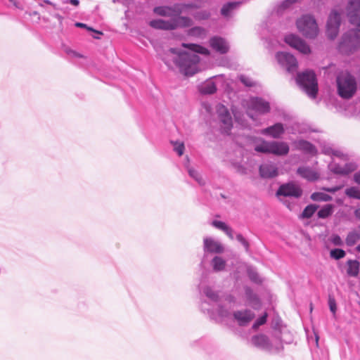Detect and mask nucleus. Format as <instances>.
I'll return each mask as SVG.
<instances>
[{
	"label": "nucleus",
	"mask_w": 360,
	"mask_h": 360,
	"mask_svg": "<svg viewBox=\"0 0 360 360\" xmlns=\"http://www.w3.org/2000/svg\"><path fill=\"white\" fill-rule=\"evenodd\" d=\"M182 46L189 49L191 52L180 51L178 49L167 50L162 60L169 68L176 67L186 76H193L200 70V57L198 53L207 55L208 49L195 44L183 43Z\"/></svg>",
	"instance_id": "nucleus-1"
},
{
	"label": "nucleus",
	"mask_w": 360,
	"mask_h": 360,
	"mask_svg": "<svg viewBox=\"0 0 360 360\" xmlns=\"http://www.w3.org/2000/svg\"><path fill=\"white\" fill-rule=\"evenodd\" d=\"M347 16L350 23L356 28L345 33L338 45L340 52L346 55L360 49V0H349Z\"/></svg>",
	"instance_id": "nucleus-2"
},
{
	"label": "nucleus",
	"mask_w": 360,
	"mask_h": 360,
	"mask_svg": "<svg viewBox=\"0 0 360 360\" xmlns=\"http://www.w3.org/2000/svg\"><path fill=\"white\" fill-rule=\"evenodd\" d=\"M200 292L205 295L209 302L203 301L201 303V309L207 312L212 319L226 318L229 316V309L224 308L219 304V295L212 288L206 286L200 288Z\"/></svg>",
	"instance_id": "nucleus-3"
},
{
	"label": "nucleus",
	"mask_w": 360,
	"mask_h": 360,
	"mask_svg": "<svg viewBox=\"0 0 360 360\" xmlns=\"http://www.w3.org/2000/svg\"><path fill=\"white\" fill-rule=\"evenodd\" d=\"M338 95L345 99H349L357 90L355 77L348 72H342L336 79Z\"/></svg>",
	"instance_id": "nucleus-4"
},
{
	"label": "nucleus",
	"mask_w": 360,
	"mask_h": 360,
	"mask_svg": "<svg viewBox=\"0 0 360 360\" xmlns=\"http://www.w3.org/2000/svg\"><path fill=\"white\" fill-rule=\"evenodd\" d=\"M295 24L298 32L307 39H314L319 33L316 20L311 15H302L296 20Z\"/></svg>",
	"instance_id": "nucleus-5"
},
{
	"label": "nucleus",
	"mask_w": 360,
	"mask_h": 360,
	"mask_svg": "<svg viewBox=\"0 0 360 360\" xmlns=\"http://www.w3.org/2000/svg\"><path fill=\"white\" fill-rule=\"evenodd\" d=\"M296 82L300 88L311 98H315L318 93V82L314 71L305 70L298 73Z\"/></svg>",
	"instance_id": "nucleus-6"
},
{
	"label": "nucleus",
	"mask_w": 360,
	"mask_h": 360,
	"mask_svg": "<svg viewBox=\"0 0 360 360\" xmlns=\"http://www.w3.org/2000/svg\"><path fill=\"white\" fill-rule=\"evenodd\" d=\"M252 342L256 347L271 352H278L281 351L283 349V344L280 340H275L273 342L272 341H270L266 335L262 334L253 336Z\"/></svg>",
	"instance_id": "nucleus-7"
},
{
	"label": "nucleus",
	"mask_w": 360,
	"mask_h": 360,
	"mask_svg": "<svg viewBox=\"0 0 360 360\" xmlns=\"http://www.w3.org/2000/svg\"><path fill=\"white\" fill-rule=\"evenodd\" d=\"M283 40L289 46L302 54L308 55L311 52L309 45L296 34H287L284 36Z\"/></svg>",
	"instance_id": "nucleus-8"
},
{
	"label": "nucleus",
	"mask_w": 360,
	"mask_h": 360,
	"mask_svg": "<svg viewBox=\"0 0 360 360\" xmlns=\"http://www.w3.org/2000/svg\"><path fill=\"white\" fill-rule=\"evenodd\" d=\"M216 110L218 115L221 132L229 134L233 127V120L229 110L225 105L219 103L216 106Z\"/></svg>",
	"instance_id": "nucleus-9"
},
{
	"label": "nucleus",
	"mask_w": 360,
	"mask_h": 360,
	"mask_svg": "<svg viewBox=\"0 0 360 360\" xmlns=\"http://www.w3.org/2000/svg\"><path fill=\"white\" fill-rule=\"evenodd\" d=\"M340 22L341 13L336 9L332 10L326 24V34L330 39H333L337 37Z\"/></svg>",
	"instance_id": "nucleus-10"
},
{
	"label": "nucleus",
	"mask_w": 360,
	"mask_h": 360,
	"mask_svg": "<svg viewBox=\"0 0 360 360\" xmlns=\"http://www.w3.org/2000/svg\"><path fill=\"white\" fill-rule=\"evenodd\" d=\"M278 63L285 67L288 72L294 73L297 71L298 63L296 58L288 52L281 51L276 55Z\"/></svg>",
	"instance_id": "nucleus-11"
},
{
	"label": "nucleus",
	"mask_w": 360,
	"mask_h": 360,
	"mask_svg": "<svg viewBox=\"0 0 360 360\" xmlns=\"http://www.w3.org/2000/svg\"><path fill=\"white\" fill-rule=\"evenodd\" d=\"M248 110H253L259 114H266L270 110L269 103L259 97H252L247 101Z\"/></svg>",
	"instance_id": "nucleus-12"
},
{
	"label": "nucleus",
	"mask_w": 360,
	"mask_h": 360,
	"mask_svg": "<svg viewBox=\"0 0 360 360\" xmlns=\"http://www.w3.org/2000/svg\"><path fill=\"white\" fill-rule=\"evenodd\" d=\"M302 193V190L301 188L294 183H288L281 185L276 192L278 196L283 195L296 198L300 197Z\"/></svg>",
	"instance_id": "nucleus-13"
},
{
	"label": "nucleus",
	"mask_w": 360,
	"mask_h": 360,
	"mask_svg": "<svg viewBox=\"0 0 360 360\" xmlns=\"http://www.w3.org/2000/svg\"><path fill=\"white\" fill-rule=\"evenodd\" d=\"M328 169L334 174L346 175L356 169L353 162L338 163L335 159L328 165Z\"/></svg>",
	"instance_id": "nucleus-14"
},
{
	"label": "nucleus",
	"mask_w": 360,
	"mask_h": 360,
	"mask_svg": "<svg viewBox=\"0 0 360 360\" xmlns=\"http://www.w3.org/2000/svg\"><path fill=\"white\" fill-rule=\"evenodd\" d=\"M244 2L243 1H237L224 4L220 10L221 15L226 19L231 18Z\"/></svg>",
	"instance_id": "nucleus-15"
},
{
	"label": "nucleus",
	"mask_w": 360,
	"mask_h": 360,
	"mask_svg": "<svg viewBox=\"0 0 360 360\" xmlns=\"http://www.w3.org/2000/svg\"><path fill=\"white\" fill-rule=\"evenodd\" d=\"M255 316V314L250 309L238 310L233 313L234 320L240 326L248 325Z\"/></svg>",
	"instance_id": "nucleus-16"
},
{
	"label": "nucleus",
	"mask_w": 360,
	"mask_h": 360,
	"mask_svg": "<svg viewBox=\"0 0 360 360\" xmlns=\"http://www.w3.org/2000/svg\"><path fill=\"white\" fill-rule=\"evenodd\" d=\"M295 149L303 152L304 154L315 156L317 155L316 148L310 142L304 140H297L293 142Z\"/></svg>",
	"instance_id": "nucleus-17"
},
{
	"label": "nucleus",
	"mask_w": 360,
	"mask_h": 360,
	"mask_svg": "<svg viewBox=\"0 0 360 360\" xmlns=\"http://www.w3.org/2000/svg\"><path fill=\"white\" fill-rule=\"evenodd\" d=\"M285 132L283 124L278 122L261 130V134L274 139L280 138Z\"/></svg>",
	"instance_id": "nucleus-18"
},
{
	"label": "nucleus",
	"mask_w": 360,
	"mask_h": 360,
	"mask_svg": "<svg viewBox=\"0 0 360 360\" xmlns=\"http://www.w3.org/2000/svg\"><path fill=\"white\" fill-rule=\"evenodd\" d=\"M204 251L205 252L221 253L224 251V247L221 243L214 238H205Z\"/></svg>",
	"instance_id": "nucleus-19"
},
{
	"label": "nucleus",
	"mask_w": 360,
	"mask_h": 360,
	"mask_svg": "<svg viewBox=\"0 0 360 360\" xmlns=\"http://www.w3.org/2000/svg\"><path fill=\"white\" fill-rule=\"evenodd\" d=\"M210 44L211 47L216 51L224 54L226 53L229 49L227 41L219 37H214L210 39Z\"/></svg>",
	"instance_id": "nucleus-20"
},
{
	"label": "nucleus",
	"mask_w": 360,
	"mask_h": 360,
	"mask_svg": "<svg viewBox=\"0 0 360 360\" xmlns=\"http://www.w3.org/2000/svg\"><path fill=\"white\" fill-rule=\"evenodd\" d=\"M289 146L284 141H271L270 153L276 155H285L289 152Z\"/></svg>",
	"instance_id": "nucleus-21"
},
{
	"label": "nucleus",
	"mask_w": 360,
	"mask_h": 360,
	"mask_svg": "<svg viewBox=\"0 0 360 360\" xmlns=\"http://www.w3.org/2000/svg\"><path fill=\"white\" fill-rule=\"evenodd\" d=\"M259 173L263 178H273L278 174V168L273 162H266L259 167Z\"/></svg>",
	"instance_id": "nucleus-22"
},
{
	"label": "nucleus",
	"mask_w": 360,
	"mask_h": 360,
	"mask_svg": "<svg viewBox=\"0 0 360 360\" xmlns=\"http://www.w3.org/2000/svg\"><path fill=\"white\" fill-rule=\"evenodd\" d=\"M297 173L309 181H315L319 178V174L316 170L307 166L300 167Z\"/></svg>",
	"instance_id": "nucleus-23"
},
{
	"label": "nucleus",
	"mask_w": 360,
	"mask_h": 360,
	"mask_svg": "<svg viewBox=\"0 0 360 360\" xmlns=\"http://www.w3.org/2000/svg\"><path fill=\"white\" fill-rule=\"evenodd\" d=\"M245 294L248 304L255 309H259L261 307L260 300L250 287H245Z\"/></svg>",
	"instance_id": "nucleus-24"
},
{
	"label": "nucleus",
	"mask_w": 360,
	"mask_h": 360,
	"mask_svg": "<svg viewBox=\"0 0 360 360\" xmlns=\"http://www.w3.org/2000/svg\"><path fill=\"white\" fill-rule=\"evenodd\" d=\"M149 25L157 30H174L175 27L172 25V19L165 20L162 19H155L149 22Z\"/></svg>",
	"instance_id": "nucleus-25"
},
{
	"label": "nucleus",
	"mask_w": 360,
	"mask_h": 360,
	"mask_svg": "<svg viewBox=\"0 0 360 360\" xmlns=\"http://www.w3.org/2000/svg\"><path fill=\"white\" fill-rule=\"evenodd\" d=\"M172 23L174 27H175V30L177 28H185L189 27L193 25L192 20L186 16H181L179 15L177 12L176 13V16L172 18Z\"/></svg>",
	"instance_id": "nucleus-26"
},
{
	"label": "nucleus",
	"mask_w": 360,
	"mask_h": 360,
	"mask_svg": "<svg viewBox=\"0 0 360 360\" xmlns=\"http://www.w3.org/2000/svg\"><path fill=\"white\" fill-rule=\"evenodd\" d=\"M153 12L158 15L173 18L176 16L175 8L168 6H160L153 8Z\"/></svg>",
	"instance_id": "nucleus-27"
},
{
	"label": "nucleus",
	"mask_w": 360,
	"mask_h": 360,
	"mask_svg": "<svg viewBox=\"0 0 360 360\" xmlns=\"http://www.w3.org/2000/svg\"><path fill=\"white\" fill-rule=\"evenodd\" d=\"M199 91L202 94H212L217 91V82L210 78L200 85Z\"/></svg>",
	"instance_id": "nucleus-28"
},
{
	"label": "nucleus",
	"mask_w": 360,
	"mask_h": 360,
	"mask_svg": "<svg viewBox=\"0 0 360 360\" xmlns=\"http://www.w3.org/2000/svg\"><path fill=\"white\" fill-rule=\"evenodd\" d=\"M347 274L352 277H356L359 272L360 263L355 259H349L347 262Z\"/></svg>",
	"instance_id": "nucleus-29"
},
{
	"label": "nucleus",
	"mask_w": 360,
	"mask_h": 360,
	"mask_svg": "<svg viewBox=\"0 0 360 360\" xmlns=\"http://www.w3.org/2000/svg\"><path fill=\"white\" fill-rule=\"evenodd\" d=\"M334 211V205L327 204L323 206L318 212L317 215L319 218L326 219L330 216Z\"/></svg>",
	"instance_id": "nucleus-30"
},
{
	"label": "nucleus",
	"mask_w": 360,
	"mask_h": 360,
	"mask_svg": "<svg viewBox=\"0 0 360 360\" xmlns=\"http://www.w3.org/2000/svg\"><path fill=\"white\" fill-rule=\"evenodd\" d=\"M360 239V233L356 231H350L345 239L348 246H353Z\"/></svg>",
	"instance_id": "nucleus-31"
},
{
	"label": "nucleus",
	"mask_w": 360,
	"mask_h": 360,
	"mask_svg": "<svg viewBox=\"0 0 360 360\" xmlns=\"http://www.w3.org/2000/svg\"><path fill=\"white\" fill-rule=\"evenodd\" d=\"M311 199L318 202H328L332 200V197L323 192H314L311 195Z\"/></svg>",
	"instance_id": "nucleus-32"
},
{
	"label": "nucleus",
	"mask_w": 360,
	"mask_h": 360,
	"mask_svg": "<svg viewBox=\"0 0 360 360\" xmlns=\"http://www.w3.org/2000/svg\"><path fill=\"white\" fill-rule=\"evenodd\" d=\"M212 265L214 271H221L224 269L226 262L221 257L216 256L212 260Z\"/></svg>",
	"instance_id": "nucleus-33"
},
{
	"label": "nucleus",
	"mask_w": 360,
	"mask_h": 360,
	"mask_svg": "<svg viewBox=\"0 0 360 360\" xmlns=\"http://www.w3.org/2000/svg\"><path fill=\"white\" fill-rule=\"evenodd\" d=\"M188 34L192 37L204 38L206 35V30L202 27L196 26L191 28L188 32Z\"/></svg>",
	"instance_id": "nucleus-34"
},
{
	"label": "nucleus",
	"mask_w": 360,
	"mask_h": 360,
	"mask_svg": "<svg viewBox=\"0 0 360 360\" xmlns=\"http://www.w3.org/2000/svg\"><path fill=\"white\" fill-rule=\"evenodd\" d=\"M345 195L349 198L360 200V188L357 186H351L345 190Z\"/></svg>",
	"instance_id": "nucleus-35"
},
{
	"label": "nucleus",
	"mask_w": 360,
	"mask_h": 360,
	"mask_svg": "<svg viewBox=\"0 0 360 360\" xmlns=\"http://www.w3.org/2000/svg\"><path fill=\"white\" fill-rule=\"evenodd\" d=\"M270 146L271 141L262 140L260 143L255 146V150L259 153H270Z\"/></svg>",
	"instance_id": "nucleus-36"
},
{
	"label": "nucleus",
	"mask_w": 360,
	"mask_h": 360,
	"mask_svg": "<svg viewBox=\"0 0 360 360\" xmlns=\"http://www.w3.org/2000/svg\"><path fill=\"white\" fill-rule=\"evenodd\" d=\"M186 167L191 177L195 179L200 185L205 184L203 178L198 174L196 170H195L193 168L189 167L188 165H186Z\"/></svg>",
	"instance_id": "nucleus-37"
},
{
	"label": "nucleus",
	"mask_w": 360,
	"mask_h": 360,
	"mask_svg": "<svg viewBox=\"0 0 360 360\" xmlns=\"http://www.w3.org/2000/svg\"><path fill=\"white\" fill-rule=\"evenodd\" d=\"M318 207L314 205H309L307 206L302 213L303 218H310L316 212Z\"/></svg>",
	"instance_id": "nucleus-38"
},
{
	"label": "nucleus",
	"mask_w": 360,
	"mask_h": 360,
	"mask_svg": "<svg viewBox=\"0 0 360 360\" xmlns=\"http://www.w3.org/2000/svg\"><path fill=\"white\" fill-rule=\"evenodd\" d=\"M171 143L173 146L174 150L178 154V155L181 156L184 154L185 146L183 142L172 141Z\"/></svg>",
	"instance_id": "nucleus-39"
},
{
	"label": "nucleus",
	"mask_w": 360,
	"mask_h": 360,
	"mask_svg": "<svg viewBox=\"0 0 360 360\" xmlns=\"http://www.w3.org/2000/svg\"><path fill=\"white\" fill-rule=\"evenodd\" d=\"M346 255V252L345 250L339 248L333 249L330 252V256L331 258L338 260L343 257H345Z\"/></svg>",
	"instance_id": "nucleus-40"
},
{
	"label": "nucleus",
	"mask_w": 360,
	"mask_h": 360,
	"mask_svg": "<svg viewBox=\"0 0 360 360\" xmlns=\"http://www.w3.org/2000/svg\"><path fill=\"white\" fill-rule=\"evenodd\" d=\"M210 16V13L207 11H200L193 15L194 18L198 20H207Z\"/></svg>",
	"instance_id": "nucleus-41"
},
{
	"label": "nucleus",
	"mask_w": 360,
	"mask_h": 360,
	"mask_svg": "<svg viewBox=\"0 0 360 360\" xmlns=\"http://www.w3.org/2000/svg\"><path fill=\"white\" fill-rule=\"evenodd\" d=\"M248 276H249L250 279L252 282L256 283H259L262 282V280H261L259 276L254 270L249 269L248 271Z\"/></svg>",
	"instance_id": "nucleus-42"
},
{
	"label": "nucleus",
	"mask_w": 360,
	"mask_h": 360,
	"mask_svg": "<svg viewBox=\"0 0 360 360\" xmlns=\"http://www.w3.org/2000/svg\"><path fill=\"white\" fill-rule=\"evenodd\" d=\"M329 240L334 245H336V246H341L343 245V240H342V238H340V236H339L337 234H332L330 238H329Z\"/></svg>",
	"instance_id": "nucleus-43"
},
{
	"label": "nucleus",
	"mask_w": 360,
	"mask_h": 360,
	"mask_svg": "<svg viewBox=\"0 0 360 360\" xmlns=\"http://www.w3.org/2000/svg\"><path fill=\"white\" fill-rule=\"evenodd\" d=\"M267 314L265 313L263 316L259 317L256 321L254 323L252 326V328L254 330H257L260 326L264 324L266 321Z\"/></svg>",
	"instance_id": "nucleus-44"
},
{
	"label": "nucleus",
	"mask_w": 360,
	"mask_h": 360,
	"mask_svg": "<svg viewBox=\"0 0 360 360\" xmlns=\"http://www.w3.org/2000/svg\"><path fill=\"white\" fill-rule=\"evenodd\" d=\"M240 81L246 86H252L255 84L254 81L245 75H240Z\"/></svg>",
	"instance_id": "nucleus-45"
},
{
	"label": "nucleus",
	"mask_w": 360,
	"mask_h": 360,
	"mask_svg": "<svg viewBox=\"0 0 360 360\" xmlns=\"http://www.w3.org/2000/svg\"><path fill=\"white\" fill-rule=\"evenodd\" d=\"M212 224L217 229H220L224 231L226 228L229 226L224 222L221 221L214 220L212 221Z\"/></svg>",
	"instance_id": "nucleus-46"
},
{
	"label": "nucleus",
	"mask_w": 360,
	"mask_h": 360,
	"mask_svg": "<svg viewBox=\"0 0 360 360\" xmlns=\"http://www.w3.org/2000/svg\"><path fill=\"white\" fill-rule=\"evenodd\" d=\"M236 238L243 245L245 250L248 252L249 250V243L248 240L241 234H237Z\"/></svg>",
	"instance_id": "nucleus-47"
},
{
	"label": "nucleus",
	"mask_w": 360,
	"mask_h": 360,
	"mask_svg": "<svg viewBox=\"0 0 360 360\" xmlns=\"http://www.w3.org/2000/svg\"><path fill=\"white\" fill-rule=\"evenodd\" d=\"M330 154L333 158H339L344 161L347 159V155L339 150H331Z\"/></svg>",
	"instance_id": "nucleus-48"
},
{
	"label": "nucleus",
	"mask_w": 360,
	"mask_h": 360,
	"mask_svg": "<svg viewBox=\"0 0 360 360\" xmlns=\"http://www.w3.org/2000/svg\"><path fill=\"white\" fill-rule=\"evenodd\" d=\"M328 305L330 311L335 315L336 312V302L335 300L333 297H329L328 299Z\"/></svg>",
	"instance_id": "nucleus-49"
},
{
	"label": "nucleus",
	"mask_w": 360,
	"mask_h": 360,
	"mask_svg": "<svg viewBox=\"0 0 360 360\" xmlns=\"http://www.w3.org/2000/svg\"><path fill=\"white\" fill-rule=\"evenodd\" d=\"M75 26L77 27L85 28V29H86V30H88L89 31L95 32H97L98 34H101V32L96 31L92 27H88L87 25H86L84 23H82V22H76L75 23Z\"/></svg>",
	"instance_id": "nucleus-50"
},
{
	"label": "nucleus",
	"mask_w": 360,
	"mask_h": 360,
	"mask_svg": "<svg viewBox=\"0 0 360 360\" xmlns=\"http://www.w3.org/2000/svg\"><path fill=\"white\" fill-rule=\"evenodd\" d=\"M342 187V186H336L331 187V188L323 187L322 189L325 191L334 193L336 191H339Z\"/></svg>",
	"instance_id": "nucleus-51"
},
{
	"label": "nucleus",
	"mask_w": 360,
	"mask_h": 360,
	"mask_svg": "<svg viewBox=\"0 0 360 360\" xmlns=\"http://www.w3.org/2000/svg\"><path fill=\"white\" fill-rule=\"evenodd\" d=\"M202 108L206 112H207V113L211 112L212 108H211L210 104L208 102H203L202 103Z\"/></svg>",
	"instance_id": "nucleus-52"
},
{
	"label": "nucleus",
	"mask_w": 360,
	"mask_h": 360,
	"mask_svg": "<svg viewBox=\"0 0 360 360\" xmlns=\"http://www.w3.org/2000/svg\"><path fill=\"white\" fill-rule=\"evenodd\" d=\"M231 240L233 239V231L229 226L226 228V229L224 231Z\"/></svg>",
	"instance_id": "nucleus-53"
},
{
	"label": "nucleus",
	"mask_w": 360,
	"mask_h": 360,
	"mask_svg": "<svg viewBox=\"0 0 360 360\" xmlns=\"http://www.w3.org/2000/svg\"><path fill=\"white\" fill-rule=\"evenodd\" d=\"M354 181L355 183L360 185V172H356L354 174Z\"/></svg>",
	"instance_id": "nucleus-54"
},
{
	"label": "nucleus",
	"mask_w": 360,
	"mask_h": 360,
	"mask_svg": "<svg viewBox=\"0 0 360 360\" xmlns=\"http://www.w3.org/2000/svg\"><path fill=\"white\" fill-rule=\"evenodd\" d=\"M64 3L70 4L75 6H77L79 4V0H67V1H64Z\"/></svg>",
	"instance_id": "nucleus-55"
},
{
	"label": "nucleus",
	"mask_w": 360,
	"mask_h": 360,
	"mask_svg": "<svg viewBox=\"0 0 360 360\" xmlns=\"http://www.w3.org/2000/svg\"><path fill=\"white\" fill-rule=\"evenodd\" d=\"M354 214L356 217L360 220V207L355 210Z\"/></svg>",
	"instance_id": "nucleus-56"
},
{
	"label": "nucleus",
	"mask_w": 360,
	"mask_h": 360,
	"mask_svg": "<svg viewBox=\"0 0 360 360\" xmlns=\"http://www.w3.org/2000/svg\"><path fill=\"white\" fill-rule=\"evenodd\" d=\"M68 53L74 57H80L81 56L79 54L77 53L76 52H75L73 51H70V52H68Z\"/></svg>",
	"instance_id": "nucleus-57"
},
{
	"label": "nucleus",
	"mask_w": 360,
	"mask_h": 360,
	"mask_svg": "<svg viewBox=\"0 0 360 360\" xmlns=\"http://www.w3.org/2000/svg\"><path fill=\"white\" fill-rule=\"evenodd\" d=\"M318 341H319V337L317 335H316V337H315V342H316V345H318Z\"/></svg>",
	"instance_id": "nucleus-58"
},
{
	"label": "nucleus",
	"mask_w": 360,
	"mask_h": 360,
	"mask_svg": "<svg viewBox=\"0 0 360 360\" xmlns=\"http://www.w3.org/2000/svg\"><path fill=\"white\" fill-rule=\"evenodd\" d=\"M44 3L47 4H49L51 5V1H49V0H44Z\"/></svg>",
	"instance_id": "nucleus-59"
},
{
	"label": "nucleus",
	"mask_w": 360,
	"mask_h": 360,
	"mask_svg": "<svg viewBox=\"0 0 360 360\" xmlns=\"http://www.w3.org/2000/svg\"><path fill=\"white\" fill-rule=\"evenodd\" d=\"M356 250L357 252H360V244L356 246Z\"/></svg>",
	"instance_id": "nucleus-60"
},
{
	"label": "nucleus",
	"mask_w": 360,
	"mask_h": 360,
	"mask_svg": "<svg viewBox=\"0 0 360 360\" xmlns=\"http://www.w3.org/2000/svg\"><path fill=\"white\" fill-rule=\"evenodd\" d=\"M304 132H305V131H304L303 129L299 130V133H300V134H302V133H304Z\"/></svg>",
	"instance_id": "nucleus-61"
},
{
	"label": "nucleus",
	"mask_w": 360,
	"mask_h": 360,
	"mask_svg": "<svg viewBox=\"0 0 360 360\" xmlns=\"http://www.w3.org/2000/svg\"><path fill=\"white\" fill-rule=\"evenodd\" d=\"M248 115H249L252 119H253V120H254L253 116L250 114V112H248Z\"/></svg>",
	"instance_id": "nucleus-62"
},
{
	"label": "nucleus",
	"mask_w": 360,
	"mask_h": 360,
	"mask_svg": "<svg viewBox=\"0 0 360 360\" xmlns=\"http://www.w3.org/2000/svg\"><path fill=\"white\" fill-rule=\"evenodd\" d=\"M214 79L215 80H219V79H220V78H219V77H217V76H216V77H214Z\"/></svg>",
	"instance_id": "nucleus-63"
}]
</instances>
